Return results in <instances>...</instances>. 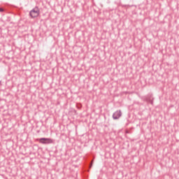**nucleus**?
Listing matches in <instances>:
<instances>
[{
  "label": "nucleus",
  "instance_id": "obj_2",
  "mask_svg": "<svg viewBox=\"0 0 179 179\" xmlns=\"http://www.w3.org/2000/svg\"><path fill=\"white\" fill-rule=\"evenodd\" d=\"M36 141H38V142H40V143H43V145H48L50 143H54V140H52V138H37Z\"/></svg>",
  "mask_w": 179,
  "mask_h": 179
},
{
  "label": "nucleus",
  "instance_id": "obj_5",
  "mask_svg": "<svg viewBox=\"0 0 179 179\" xmlns=\"http://www.w3.org/2000/svg\"><path fill=\"white\" fill-rule=\"evenodd\" d=\"M78 108H82V104L79 103L77 105Z\"/></svg>",
  "mask_w": 179,
  "mask_h": 179
},
{
  "label": "nucleus",
  "instance_id": "obj_1",
  "mask_svg": "<svg viewBox=\"0 0 179 179\" xmlns=\"http://www.w3.org/2000/svg\"><path fill=\"white\" fill-rule=\"evenodd\" d=\"M39 15H40V9L37 6L34 8L29 12V16H31V17L32 18L37 17Z\"/></svg>",
  "mask_w": 179,
  "mask_h": 179
},
{
  "label": "nucleus",
  "instance_id": "obj_6",
  "mask_svg": "<svg viewBox=\"0 0 179 179\" xmlns=\"http://www.w3.org/2000/svg\"><path fill=\"white\" fill-rule=\"evenodd\" d=\"M92 166H93V161H92V162H91V164H90V169H91V167H92Z\"/></svg>",
  "mask_w": 179,
  "mask_h": 179
},
{
  "label": "nucleus",
  "instance_id": "obj_4",
  "mask_svg": "<svg viewBox=\"0 0 179 179\" xmlns=\"http://www.w3.org/2000/svg\"><path fill=\"white\" fill-rule=\"evenodd\" d=\"M3 12H5V10L2 8H0V13H2Z\"/></svg>",
  "mask_w": 179,
  "mask_h": 179
},
{
  "label": "nucleus",
  "instance_id": "obj_3",
  "mask_svg": "<svg viewBox=\"0 0 179 179\" xmlns=\"http://www.w3.org/2000/svg\"><path fill=\"white\" fill-rule=\"evenodd\" d=\"M121 115H122V113L121 110H117L115 111L113 115V120H118Z\"/></svg>",
  "mask_w": 179,
  "mask_h": 179
}]
</instances>
